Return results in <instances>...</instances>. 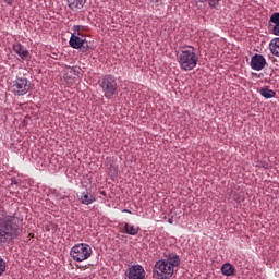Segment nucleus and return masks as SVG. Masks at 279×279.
I'll use <instances>...</instances> for the list:
<instances>
[{
  "instance_id": "nucleus-20",
  "label": "nucleus",
  "mask_w": 279,
  "mask_h": 279,
  "mask_svg": "<svg viewBox=\"0 0 279 279\" xmlns=\"http://www.w3.org/2000/svg\"><path fill=\"white\" fill-rule=\"evenodd\" d=\"M88 45H86V41H84V44L78 48L81 53H86V51H88Z\"/></svg>"
},
{
  "instance_id": "nucleus-24",
  "label": "nucleus",
  "mask_w": 279,
  "mask_h": 279,
  "mask_svg": "<svg viewBox=\"0 0 279 279\" xmlns=\"http://www.w3.org/2000/svg\"><path fill=\"white\" fill-rule=\"evenodd\" d=\"M150 1V3H156V5H160V0H149Z\"/></svg>"
},
{
  "instance_id": "nucleus-9",
  "label": "nucleus",
  "mask_w": 279,
  "mask_h": 279,
  "mask_svg": "<svg viewBox=\"0 0 279 279\" xmlns=\"http://www.w3.org/2000/svg\"><path fill=\"white\" fill-rule=\"evenodd\" d=\"M129 279H145V268L141 265H133L129 268Z\"/></svg>"
},
{
  "instance_id": "nucleus-8",
  "label": "nucleus",
  "mask_w": 279,
  "mask_h": 279,
  "mask_svg": "<svg viewBox=\"0 0 279 279\" xmlns=\"http://www.w3.org/2000/svg\"><path fill=\"white\" fill-rule=\"evenodd\" d=\"M76 197L77 202H80V204H83L84 206H90V204H95V202H97V197H95V194L88 191L77 194Z\"/></svg>"
},
{
  "instance_id": "nucleus-27",
  "label": "nucleus",
  "mask_w": 279,
  "mask_h": 279,
  "mask_svg": "<svg viewBox=\"0 0 279 279\" xmlns=\"http://www.w3.org/2000/svg\"><path fill=\"white\" fill-rule=\"evenodd\" d=\"M253 75H254L255 77H260V76H258V74H256V73H255V74H253Z\"/></svg>"
},
{
  "instance_id": "nucleus-4",
  "label": "nucleus",
  "mask_w": 279,
  "mask_h": 279,
  "mask_svg": "<svg viewBox=\"0 0 279 279\" xmlns=\"http://www.w3.org/2000/svg\"><path fill=\"white\" fill-rule=\"evenodd\" d=\"M70 256L76 263H83V260H88V257L93 256V247L87 243L75 244L70 251Z\"/></svg>"
},
{
  "instance_id": "nucleus-5",
  "label": "nucleus",
  "mask_w": 279,
  "mask_h": 279,
  "mask_svg": "<svg viewBox=\"0 0 279 279\" xmlns=\"http://www.w3.org/2000/svg\"><path fill=\"white\" fill-rule=\"evenodd\" d=\"M100 88L107 99H112V97L117 95V90L119 88L117 85V78L112 75H106L100 81Z\"/></svg>"
},
{
  "instance_id": "nucleus-21",
  "label": "nucleus",
  "mask_w": 279,
  "mask_h": 279,
  "mask_svg": "<svg viewBox=\"0 0 279 279\" xmlns=\"http://www.w3.org/2000/svg\"><path fill=\"white\" fill-rule=\"evenodd\" d=\"M84 29V26H80V25H74L73 26V31L75 32V34H77L78 36L81 35L80 32Z\"/></svg>"
},
{
  "instance_id": "nucleus-12",
  "label": "nucleus",
  "mask_w": 279,
  "mask_h": 279,
  "mask_svg": "<svg viewBox=\"0 0 279 279\" xmlns=\"http://www.w3.org/2000/svg\"><path fill=\"white\" fill-rule=\"evenodd\" d=\"M86 5V0H68V8L73 12H80Z\"/></svg>"
},
{
  "instance_id": "nucleus-23",
  "label": "nucleus",
  "mask_w": 279,
  "mask_h": 279,
  "mask_svg": "<svg viewBox=\"0 0 279 279\" xmlns=\"http://www.w3.org/2000/svg\"><path fill=\"white\" fill-rule=\"evenodd\" d=\"M2 1H4V3L8 5H12V3H14V0H2Z\"/></svg>"
},
{
  "instance_id": "nucleus-25",
  "label": "nucleus",
  "mask_w": 279,
  "mask_h": 279,
  "mask_svg": "<svg viewBox=\"0 0 279 279\" xmlns=\"http://www.w3.org/2000/svg\"><path fill=\"white\" fill-rule=\"evenodd\" d=\"M198 3H206V0H196Z\"/></svg>"
},
{
  "instance_id": "nucleus-17",
  "label": "nucleus",
  "mask_w": 279,
  "mask_h": 279,
  "mask_svg": "<svg viewBox=\"0 0 279 279\" xmlns=\"http://www.w3.org/2000/svg\"><path fill=\"white\" fill-rule=\"evenodd\" d=\"M270 23H275V25H278V24H279V13H274V14L270 16Z\"/></svg>"
},
{
  "instance_id": "nucleus-11",
  "label": "nucleus",
  "mask_w": 279,
  "mask_h": 279,
  "mask_svg": "<svg viewBox=\"0 0 279 279\" xmlns=\"http://www.w3.org/2000/svg\"><path fill=\"white\" fill-rule=\"evenodd\" d=\"M86 39H84V37H80L78 35L72 34L71 38H70V47H72V49H80V47H82L84 45Z\"/></svg>"
},
{
  "instance_id": "nucleus-19",
  "label": "nucleus",
  "mask_w": 279,
  "mask_h": 279,
  "mask_svg": "<svg viewBox=\"0 0 279 279\" xmlns=\"http://www.w3.org/2000/svg\"><path fill=\"white\" fill-rule=\"evenodd\" d=\"M219 1L221 0H208L209 8H217V5H219Z\"/></svg>"
},
{
  "instance_id": "nucleus-16",
  "label": "nucleus",
  "mask_w": 279,
  "mask_h": 279,
  "mask_svg": "<svg viewBox=\"0 0 279 279\" xmlns=\"http://www.w3.org/2000/svg\"><path fill=\"white\" fill-rule=\"evenodd\" d=\"M259 94L262 97H265V99H274V97H276V92L267 87L260 88Z\"/></svg>"
},
{
  "instance_id": "nucleus-18",
  "label": "nucleus",
  "mask_w": 279,
  "mask_h": 279,
  "mask_svg": "<svg viewBox=\"0 0 279 279\" xmlns=\"http://www.w3.org/2000/svg\"><path fill=\"white\" fill-rule=\"evenodd\" d=\"M4 271H5V259L0 257V276H3Z\"/></svg>"
},
{
  "instance_id": "nucleus-26",
  "label": "nucleus",
  "mask_w": 279,
  "mask_h": 279,
  "mask_svg": "<svg viewBox=\"0 0 279 279\" xmlns=\"http://www.w3.org/2000/svg\"><path fill=\"white\" fill-rule=\"evenodd\" d=\"M28 236H29L31 239H34V233H29Z\"/></svg>"
},
{
  "instance_id": "nucleus-3",
  "label": "nucleus",
  "mask_w": 279,
  "mask_h": 279,
  "mask_svg": "<svg viewBox=\"0 0 279 279\" xmlns=\"http://www.w3.org/2000/svg\"><path fill=\"white\" fill-rule=\"evenodd\" d=\"M177 59L182 71H193L199 61L197 51L193 46H182L177 52Z\"/></svg>"
},
{
  "instance_id": "nucleus-13",
  "label": "nucleus",
  "mask_w": 279,
  "mask_h": 279,
  "mask_svg": "<svg viewBox=\"0 0 279 279\" xmlns=\"http://www.w3.org/2000/svg\"><path fill=\"white\" fill-rule=\"evenodd\" d=\"M140 230H141V228H138L134 225L124 222V232H125V234H129L130 236H136V234H138Z\"/></svg>"
},
{
  "instance_id": "nucleus-2",
  "label": "nucleus",
  "mask_w": 279,
  "mask_h": 279,
  "mask_svg": "<svg viewBox=\"0 0 279 279\" xmlns=\"http://www.w3.org/2000/svg\"><path fill=\"white\" fill-rule=\"evenodd\" d=\"M175 267H180V256L175 253H167L163 259L156 262L154 274L161 279H169L175 272Z\"/></svg>"
},
{
  "instance_id": "nucleus-10",
  "label": "nucleus",
  "mask_w": 279,
  "mask_h": 279,
  "mask_svg": "<svg viewBox=\"0 0 279 279\" xmlns=\"http://www.w3.org/2000/svg\"><path fill=\"white\" fill-rule=\"evenodd\" d=\"M13 51L20 56L21 60H27L29 58V50L19 43L13 45Z\"/></svg>"
},
{
  "instance_id": "nucleus-22",
  "label": "nucleus",
  "mask_w": 279,
  "mask_h": 279,
  "mask_svg": "<svg viewBox=\"0 0 279 279\" xmlns=\"http://www.w3.org/2000/svg\"><path fill=\"white\" fill-rule=\"evenodd\" d=\"M11 186H19V181L15 178H11Z\"/></svg>"
},
{
  "instance_id": "nucleus-15",
  "label": "nucleus",
  "mask_w": 279,
  "mask_h": 279,
  "mask_svg": "<svg viewBox=\"0 0 279 279\" xmlns=\"http://www.w3.org/2000/svg\"><path fill=\"white\" fill-rule=\"evenodd\" d=\"M221 271H222L223 276H234L236 268H234V266H232V264L226 263L222 265Z\"/></svg>"
},
{
  "instance_id": "nucleus-14",
  "label": "nucleus",
  "mask_w": 279,
  "mask_h": 279,
  "mask_svg": "<svg viewBox=\"0 0 279 279\" xmlns=\"http://www.w3.org/2000/svg\"><path fill=\"white\" fill-rule=\"evenodd\" d=\"M269 49H270V53H272V56H276V58H279V37L270 40Z\"/></svg>"
},
{
  "instance_id": "nucleus-6",
  "label": "nucleus",
  "mask_w": 279,
  "mask_h": 279,
  "mask_svg": "<svg viewBox=\"0 0 279 279\" xmlns=\"http://www.w3.org/2000/svg\"><path fill=\"white\" fill-rule=\"evenodd\" d=\"M31 88L32 83L25 77H17L15 81H13L11 86L13 95L17 97H23V95H27Z\"/></svg>"
},
{
  "instance_id": "nucleus-7",
  "label": "nucleus",
  "mask_w": 279,
  "mask_h": 279,
  "mask_svg": "<svg viewBox=\"0 0 279 279\" xmlns=\"http://www.w3.org/2000/svg\"><path fill=\"white\" fill-rule=\"evenodd\" d=\"M267 66V59L263 54H254L251 58V69L253 71H263Z\"/></svg>"
},
{
  "instance_id": "nucleus-1",
  "label": "nucleus",
  "mask_w": 279,
  "mask_h": 279,
  "mask_svg": "<svg viewBox=\"0 0 279 279\" xmlns=\"http://www.w3.org/2000/svg\"><path fill=\"white\" fill-rule=\"evenodd\" d=\"M23 234V219L16 215L0 217V242L14 243Z\"/></svg>"
}]
</instances>
